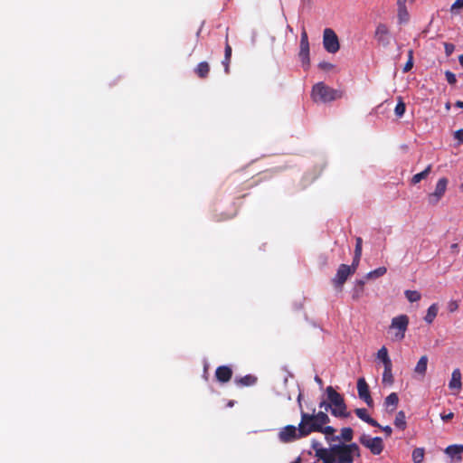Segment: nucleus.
Wrapping results in <instances>:
<instances>
[{"mask_svg":"<svg viewBox=\"0 0 463 463\" xmlns=\"http://www.w3.org/2000/svg\"><path fill=\"white\" fill-rule=\"evenodd\" d=\"M291 463H300V458H298L297 460L291 462Z\"/></svg>","mask_w":463,"mask_h":463,"instance_id":"680f3d73","label":"nucleus"},{"mask_svg":"<svg viewBox=\"0 0 463 463\" xmlns=\"http://www.w3.org/2000/svg\"><path fill=\"white\" fill-rule=\"evenodd\" d=\"M446 108H447L448 109L450 108L449 103H447V104H446Z\"/></svg>","mask_w":463,"mask_h":463,"instance_id":"e2e57ef3","label":"nucleus"},{"mask_svg":"<svg viewBox=\"0 0 463 463\" xmlns=\"http://www.w3.org/2000/svg\"><path fill=\"white\" fill-rule=\"evenodd\" d=\"M454 417V414L453 412H449L446 415H441V419L444 420V421H448L449 420H451L452 418Z\"/></svg>","mask_w":463,"mask_h":463,"instance_id":"09e8293b","label":"nucleus"},{"mask_svg":"<svg viewBox=\"0 0 463 463\" xmlns=\"http://www.w3.org/2000/svg\"><path fill=\"white\" fill-rule=\"evenodd\" d=\"M233 215H225L223 217H216V220L217 221H224V220H229L231 218H232Z\"/></svg>","mask_w":463,"mask_h":463,"instance_id":"864d4df0","label":"nucleus"},{"mask_svg":"<svg viewBox=\"0 0 463 463\" xmlns=\"http://www.w3.org/2000/svg\"><path fill=\"white\" fill-rule=\"evenodd\" d=\"M353 430L350 427H345L341 430V436L339 438L345 441H351L353 439Z\"/></svg>","mask_w":463,"mask_h":463,"instance_id":"72a5a7b5","label":"nucleus"},{"mask_svg":"<svg viewBox=\"0 0 463 463\" xmlns=\"http://www.w3.org/2000/svg\"><path fill=\"white\" fill-rule=\"evenodd\" d=\"M404 295L408 301L411 303L417 302L421 298L420 293L417 290H405Z\"/></svg>","mask_w":463,"mask_h":463,"instance_id":"c85d7f7f","label":"nucleus"},{"mask_svg":"<svg viewBox=\"0 0 463 463\" xmlns=\"http://www.w3.org/2000/svg\"><path fill=\"white\" fill-rule=\"evenodd\" d=\"M354 412L359 419L370 424L371 426L380 427V424L367 413L366 409L358 408L354 411Z\"/></svg>","mask_w":463,"mask_h":463,"instance_id":"f3484780","label":"nucleus"},{"mask_svg":"<svg viewBox=\"0 0 463 463\" xmlns=\"http://www.w3.org/2000/svg\"><path fill=\"white\" fill-rule=\"evenodd\" d=\"M424 458V449L417 448L412 451V460L414 463H421Z\"/></svg>","mask_w":463,"mask_h":463,"instance_id":"7c9ffc66","label":"nucleus"},{"mask_svg":"<svg viewBox=\"0 0 463 463\" xmlns=\"http://www.w3.org/2000/svg\"><path fill=\"white\" fill-rule=\"evenodd\" d=\"M438 311L439 306L437 303H433L432 305H430L427 310L426 316L424 317L425 322L428 324H432V322L434 321L435 317L438 315Z\"/></svg>","mask_w":463,"mask_h":463,"instance_id":"4be33fe9","label":"nucleus"},{"mask_svg":"<svg viewBox=\"0 0 463 463\" xmlns=\"http://www.w3.org/2000/svg\"><path fill=\"white\" fill-rule=\"evenodd\" d=\"M299 60L301 61L302 66L305 70H307L310 64L309 59V43L307 33L305 28L302 29L300 37V46L298 52Z\"/></svg>","mask_w":463,"mask_h":463,"instance_id":"1a4fd4ad","label":"nucleus"},{"mask_svg":"<svg viewBox=\"0 0 463 463\" xmlns=\"http://www.w3.org/2000/svg\"><path fill=\"white\" fill-rule=\"evenodd\" d=\"M326 451L335 463H353L354 457H360V449L356 443L332 445Z\"/></svg>","mask_w":463,"mask_h":463,"instance_id":"f03ea898","label":"nucleus"},{"mask_svg":"<svg viewBox=\"0 0 463 463\" xmlns=\"http://www.w3.org/2000/svg\"><path fill=\"white\" fill-rule=\"evenodd\" d=\"M387 272V269L385 267H380L377 268L374 270L370 271L367 273L366 277L367 279H374L383 276Z\"/></svg>","mask_w":463,"mask_h":463,"instance_id":"2f4dec72","label":"nucleus"},{"mask_svg":"<svg viewBox=\"0 0 463 463\" xmlns=\"http://www.w3.org/2000/svg\"><path fill=\"white\" fill-rule=\"evenodd\" d=\"M364 288H358L356 286H354V289H353V295H352V298L354 300H358L359 298H361L364 295Z\"/></svg>","mask_w":463,"mask_h":463,"instance_id":"c9c22d12","label":"nucleus"},{"mask_svg":"<svg viewBox=\"0 0 463 463\" xmlns=\"http://www.w3.org/2000/svg\"><path fill=\"white\" fill-rule=\"evenodd\" d=\"M444 49H445L446 55L450 56L455 50V46L452 43H444Z\"/></svg>","mask_w":463,"mask_h":463,"instance_id":"4c0bfd02","label":"nucleus"},{"mask_svg":"<svg viewBox=\"0 0 463 463\" xmlns=\"http://www.w3.org/2000/svg\"><path fill=\"white\" fill-rule=\"evenodd\" d=\"M408 326L409 317L407 315H400L393 317L389 326V331L392 334V340L395 342L403 340Z\"/></svg>","mask_w":463,"mask_h":463,"instance_id":"39448f33","label":"nucleus"},{"mask_svg":"<svg viewBox=\"0 0 463 463\" xmlns=\"http://www.w3.org/2000/svg\"><path fill=\"white\" fill-rule=\"evenodd\" d=\"M460 190L463 192V183L460 185Z\"/></svg>","mask_w":463,"mask_h":463,"instance_id":"0e129e2a","label":"nucleus"},{"mask_svg":"<svg viewBox=\"0 0 463 463\" xmlns=\"http://www.w3.org/2000/svg\"><path fill=\"white\" fill-rule=\"evenodd\" d=\"M362 244H363L362 238L357 237V238H356V243H355V245H362Z\"/></svg>","mask_w":463,"mask_h":463,"instance_id":"13d9d810","label":"nucleus"},{"mask_svg":"<svg viewBox=\"0 0 463 463\" xmlns=\"http://www.w3.org/2000/svg\"><path fill=\"white\" fill-rule=\"evenodd\" d=\"M215 377L222 383H228L232 377V370L227 365L218 366L215 370Z\"/></svg>","mask_w":463,"mask_h":463,"instance_id":"4468645a","label":"nucleus"},{"mask_svg":"<svg viewBox=\"0 0 463 463\" xmlns=\"http://www.w3.org/2000/svg\"><path fill=\"white\" fill-rule=\"evenodd\" d=\"M406 2L407 0H397L398 8L406 7Z\"/></svg>","mask_w":463,"mask_h":463,"instance_id":"3c124183","label":"nucleus"},{"mask_svg":"<svg viewBox=\"0 0 463 463\" xmlns=\"http://www.w3.org/2000/svg\"><path fill=\"white\" fill-rule=\"evenodd\" d=\"M445 77H446L447 81L450 85H454L457 82L456 75L453 72H451L450 71H445Z\"/></svg>","mask_w":463,"mask_h":463,"instance_id":"e433bc0d","label":"nucleus"},{"mask_svg":"<svg viewBox=\"0 0 463 463\" xmlns=\"http://www.w3.org/2000/svg\"><path fill=\"white\" fill-rule=\"evenodd\" d=\"M411 2H413L414 0H411Z\"/></svg>","mask_w":463,"mask_h":463,"instance_id":"69168bd1","label":"nucleus"},{"mask_svg":"<svg viewBox=\"0 0 463 463\" xmlns=\"http://www.w3.org/2000/svg\"><path fill=\"white\" fill-rule=\"evenodd\" d=\"M360 259H361V256L356 257V255H354V257L353 263L350 266L351 269H354V273L356 270V268H357V266L359 264Z\"/></svg>","mask_w":463,"mask_h":463,"instance_id":"37998d69","label":"nucleus"},{"mask_svg":"<svg viewBox=\"0 0 463 463\" xmlns=\"http://www.w3.org/2000/svg\"><path fill=\"white\" fill-rule=\"evenodd\" d=\"M461 373L458 368L453 370L451 373V379L449 383V388L450 390H456L458 392L461 390Z\"/></svg>","mask_w":463,"mask_h":463,"instance_id":"dca6fc26","label":"nucleus"},{"mask_svg":"<svg viewBox=\"0 0 463 463\" xmlns=\"http://www.w3.org/2000/svg\"><path fill=\"white\" fill-rule=\"evenodd\" d=\"M354 255H356V257L362 256V245H355Z\"/></svg>","mask_w":463,"mask_h":463,"instance_id":"8fccbe9b","label":"nucleus"},{"mask_svg":"<svg viewBox=\"0 0 463 463\" xmlns=\"http://www.w3.org/2000/svg\"><path fill=\"white\" fill-rule=\"evenodd\" d=\"M317 432H322L326 435V439L328 442L331 441H336L339 440V436H335L334 433L335 432V429L332 426H322V429L320 430H317Z\"/></svg>","mask_w":463,"mask_h":463,"instance_id":"412c9836","label":"nucleus"},{"mask_svg":"<svg viewBox=\"0 0 463 463\" xmlns=\"http://www.w3.org/2000/svg\"><path fill=\"white\" fill-rule=\"evenodd\" d=\"M450 250L452 252L458 253V245L457 243H454L450 246Z\"/></svg>","mask_w":463,"mask_h":463,"instance_id":"603ef678","label":"nucleus"},{"mask_svg":"<svg viewBox=\"0 0 463 463\" xmlns=\"http://www.w3.org/2000/svg\"><path fill=\"white\" fill-rule=\"evenodd\" d=\"M408 60L413 61V51L412 50H410L408 52Z\"/></svg>","mask_w":463,"mask_h":463,"instance_id":"6e6d98bb","label":"nucleus"},{"mask_svg":"<svg viewBox=\"0 0 463 463\" xmlns=\"http://www.w3.org/2000/svg\"><path fill=\"white\" fill-rule=\"evenodd\" d=\"M257 382V377L251 374H247L243 377L236 378L235 383L241 386H251Z\"/></svg>","mask_w":463,"mask_h":463,"instance_id":"5701e85b","label":"nucleus"},{"mask_svg":"<svg viewBox=\"0 0 463 463\" xmlns=\"http://www.w3.org/2000/svg\"><path fill=\"white\" fill-rule=\"evenodd\" d=\"M312 449L316 451L317 457V451L319 449H326L325 448H322L321 444L317 440L312 441Z\"/></svg>","mask_w":463,"mask_h":463,"instance_id":"a19ab883","label":"nucleus"},{"mask_svg":"<svg viewBox=\"0 0 463 463\" xmlns=\"http://www.w3.org/2000/svg\"><path fill=\"white\" fill-rule=\"evenodd\" d=\"M328 405L330 407L331 414L336 418H347L350 413L347 411V407L345 402L344 396L337 392L334 387L327 386L326 389Z\"/></svg>","mask_w":463,"mask_h":463,"instance_id":"7ed1b4c3","label":"nucleus"},{"mask_svg":"<svg viewBox=\"0 0 463 463\" xmlns=\"http://www.w3.org/2000/svg\"><path fill=\"white\" fill-rule=\"evenodd\" d=\"M399 402V397L396 392L390 393L384 400V405L386 408L392 407L391 411H393Z\"/></svg>","mask_w":463,"mask_h":463,"instance_id":"b1692460","label":"nucleus"},{"mask_svg":"<svg viewBox=\"0 0 463 463\" xmlns=\"http://www.w3.org/2000/svg\"><path fill=\"white\" fill-rule=\"evenodd\" d=\"M232 46L229 44L228 35H226L224 58L222 61L226 74L230 73V62H231V59H232Z\"/></svg>","mask_w":463,"mask_h":463,"instance_id":"a211bd4d","label":"nucleus"},{"mask_svg":"<svg viewBox=\"0 0 463 463\" xmlns=\"http://www.w3.org/2000/svg\"><path fill=\"white\" fill-rule=\"evenodd\" d=\"M194 72L200 79H205L210 72V65L207 61H201L194 69Z\"/></svg>","mask_w":463,"mask_h":463,"instance_id":"6ab92c4d","label":"nucleus"},{"mask_svg":"<svg viewBox=\"0 0 463 463\" xmlns=\"http://www.w3.org/2000/svg\"><path fill=\"white\" fill-rule=\"evenodd\" d=\"M323 46L329 53H335L340 49L338 37L331 28H326L323 33Z\"/></svg>","mask_w":463,"mask_h":463,"instance_id":"0eeeda50","label":"nucleus"},{"mask_svg":"<svg viewBox=\"0 0 463 463\" xmlns=\"http://www.w3.org/2000/svg\"><path fill=\"white\" fill-rule=\"evenodd\" d=\"M458 62L463 67V54L458 56Z\"/></svg>","mask_w":463,"mask_h":463,"instance_id":"bf43d9fd","label":"nucleus"},{"mask_svg":"<svg viewBox=\"0 0 463 463\" xmlns=\"http://www.w3.org/2000/svg\"><path fill=\"white\" fill-rule=\"evenodd\" d=\"M377 358L383 362L384 366L386 364H392V360L388 354V350L385 346H383L378 350Z\"/></svg>","mask_w":463,"mask_h":463,"instance_id":"cd10ccee","label":"nucleus"},{"mask_svg":"<svg viewBox=\"0 0 463 463\" xmlns=\"http://www.w3.org/2000/svg\"><path fill=\"white\" fill-rule=\"evenodd\" d=\"M374 38L379 44L386 47L390 43V32L384 24H379L374 32Z\"/></svg>","mask_w":463,"mask_h":463,"instance_id":"ddd939ff","label":"nucleus"},{"mask_svg":"<svg viewBox=\"0 0 463 463\" xmlns=\"http://www.w3.org/2000/svg\"><path fill=\"white\" fill-rule=\"evenodd\" d=\"M463 7V0H456L454 4L451 5V11L453 12L456 9Z\"/></svg>","mask_w":463,"mask_h":463,"instance_id":"a18cd8bd","label":"nucleus"},{"mask_svg":"<svg viewBox=\"0 0 463 463\" xmlns=\"http://www.w3.org/2000/svg\"><path fill=\"white\" fill-rule=\"evenodd\" d=\"M445 453L452 458H456V462H461L462 461V453H463V445L462 444H454L449 445L446 448Z\"/></svg>","mask_w":463,"mask_h":463,"instance_id":"2eb2a0df","label":"nucleus"},{"mask_svg":"<svg viewBox=\"0 0 463 463\" xmlns=\"http://www.w3.org/2000/svg\"><path fill=\"white\" fill-rule=\"evenodd\" d=\"M454 138L458 141V145L463 144V128L458 129L454 133Z\"/></svg>","mask_w":463,"mask_h":463,"instance_id":"58836bf2","label":"nucleus"},{"mask_svg":"<svg viewBox=\"0 0 463 463\" xmlns=\"http://www.w3.org/2000/svg\"><path fill=\"white\" fill-rule=\"evenodd\" d=\"M315 380L317 383H319L320 385L323 383L322 380L318 377V376H316L315 377Z\"/></svg>","mask_w":463,"mask_h":463,"instance_id":"052dcab7","label":"nucleus"},{"mask_svg":"<svg viewBox=\"0 0 463 463\" xmlns=\"http://www.w3.org/2000/svg\"><path fill=\"white\" fill-rule=\"evenodd\" d=\"M317 458L323 460L324 463H335V459L327 453L326 449H319L317 451Z\"/></svg>","mask_w":463,"mask_h":463,"instance_id":"c756f323","label":"nucleus"},{"mask_svg":"<svg viewBox=\"0 0 463 463\" xmlns=\"http://www.w3.org/2000/svg\"><path fill=\"white\" fill-rule=\"evenodd\" d=\"M394 425L398 429L404 430L407 427L406 416L403 411H400L395 417Z\"/></svg>","mask_w":463,"mask_h":463,"instance_id":"a878e982","label":"nucleus"},{"mask_svg":"<svg viewBox=\"0 0 463 463\" xmlns=\"http://www.w3.org/2000/svg\"><path fill=\"white\" fill-rule=\"evenodd\" d=\"M413 67V61L411 60H408L407 62L405 63L403 69H402V71L403 72H408L410 71Z\"/></svg>","mask_w":463,"mask_h":463,"instance_id":"c03bdc74","label":"nucleus"},{"mask_svg":"<svg viewBox=\"0 0 463 463\" xmlns=\"http://www.w3.org/2000/svg\"><path fill=\"white\" fill-rule=\"evenodd\" d=\"M428 356L427 355H422L420 360L418 361L415 368H414V372L420 375V376H424L426 374V372H427V366H428Z\"/></svg>","mask_w":463,"mask_h":463,"instance_id":"aec40b11","label":"nucleus"},{"mask_svg":"<svg viewBox=\"0 0 463 463\" xmlns=\"http://www.w3.org/2000/svg\"><path fill=\"white\" fill-rule=\"evenodd\" d=\"M455 106H456V107H458V108L463 109V101H461V100H458V101L455 103Z\"/></svg>","mask_w":463,"mask_h":463,"instance_id":"4d7b16f0","label":"nucleus"},{"mask_svg":"<svg viewBox=\"0 0 463 463\" xmlns=\"http://www.w3.org/2000/svg\"><path fill=\"white\" fill-rule=\"evenodd\" d=\"M392 364H386L384 366L383 373V383H388L389 385H392L394 382L393 375H392Z\"/></svg>","mask_w":463,"mask_h":463,"instance_id":"393cba45","label":"nucleus"},{"mask_svg":"<svg viewBox=\"0 0 463 463\" xmlns=\"http://www.w3.org/2000/svg\"><path fill=\"white\" fill-rule=\"evenodd\" d=\"M379 428H380V429H382V430L385 432L386 436H388V437H389V436H391V435H392V428H391L390 426H384V427H382V426L380 425V427H379Z\"/></svg>","mask_w":463,"mask_h":463,"instance_id":"49530a36","label":"nucleus"},{"mask_svg":"<svg viewBox=\"0 0 463 463\" xmlns=\"http://www.w3.org/2000/svg\"><path fill=\"white\" fill-rule=\"evenodd\" d=\"M354 286H356V287H358V288H360V287H361V288H364V280H362V279L357 280Z\"/></svg>","mask_w":463,"mask_h":463,"instance_id":"5fc2aeb1","label":"nucleus"},{"mask_svg":"<svg viewBox=\"0 0 463 463\" xmlns=\"http://www.w3.org/2000/svg\"><path fill=\"white\" fill-rule=\"evenodd\" d=\"M359 442L375 456L380 455L384 449L383 439L380 437L372 438L367 434H363L359 438Z\"/></svg>","mask_w":463,"mask_h":463,"instance_id":"423d86ee","label":"nucleus"},{"mask_svg":"<svg viewBox=\"0 0 463 463\" xmlns=\"http://www.w3.org/2000/svg\"><path fill=\"white\" fill-rule=\"evenodd\" d=\"M458 308V304L457 301H450L448 304V309L449 312H455Z\"/></svg>","mask_w":463,"mask_h":463,"instance_id":"ea45409f","label":"nucleus"},{"mask_svg":"<svg viewBox=\"0 0 463 463\" xmlns=\"http://www.w3.org/2000/svg\"><path fill=\"white\" fill-rule=\"evenodd\" d=\"M398 20L400 24H404L409 21V13L406 7L398 8Z\"/></svg>","mask_w":463,"mask_h":463,"instance_id":"473e14b6","label":"nucleus"},{"mask_svg":"<svg viewBox=\"0 0 463 463\" xmlns=\"http://www.w3.org/2000/svg\"><path fill=\"white\" fill-rule=\"evenodd\" d=\"M406 110L405 103L402 101V98H399V101L395 107L394 113L397 117L402 118Z\"/></svg>","mask_w":463,"mask_h":463,"instance_id":"f704fd0d","label":"nucleus"},{"mask_svg":"<svg viewBox=\"0 0 463 463\" xmlns=\"http://www.w3.org/2000/svg\"><path fill=\"white\" fill-rule=\"evenodd\" d=\"M354 274V269L345 264H341L336 271L333 283L336 288H342L350 275Z\"/></svg>","mask_w":463,"mask_h":463,"instance_id":"9b49d317","label":"nucleus"},{"mask_svg":"<svg viewBox=\"0 0 463 463\" xmlns=\"http://www.w3.org/2000/svg\"><path fill=\"white\" fill-rule=\"evenodd\" d=\"M300 431L302 435H309L316 430H320L322 426L330 421L328 415L325 411H319L317 414H309L301 411Z\"/></svg>","mask_w":463,"mask_h":463,"instance_id":"f257e3e1","label":"nucleus"},{"mask_svg":"<svg viewBox=\"0 0 463 463\" xmlns=\"http://www.w3.org/2000/svg\"><path fill=\"white\" fill-rule=\"evenodd\" d=\"M318 66L320 69L325 70V71H329L334 67L333 64L326 62V61L320 62Z\"/></svg>","mask_w":463,"mask_h":463,"instance_id":"79ce46f5","label":"nucleus"},{"mask_svg":"<svg viewBox=\"0 0 463 463\" xmlns=\"http://www.w3.org/2000/svg\"><path fill=\"white\" fill-rule=\"evenodd\" d=\"M431 171V165H429L423 171L414 175L411 178V184H416L425 179Z\"/></svg>","mask_w":463,"mask_h":463,"instance_id":"bb28decb","label":"nucleus"},{"mask_svg":"<svg viewBox=\"0 0 463 463\" xmlns=\"http://www.w3.org/2000/svg\"><path fill=\"white\" fill-rule=\"evenodd\" d=\"M326 405H328V400L326 401H322L320 403H319V408H324L326 411H327L328 410H330V407H326Z\"/></svg>","mask_w":463,"mask_h":463,"instance_id":"de8ad7c7","label":"nucleus"},{"mask_svg":"<svg viewBox=\"0 0 463 463\" xmlns=\"http://www.w3.org/2000/svg\"><path fill=\"white\" fill-rule=\"evenodd\" d=\"M306 436L301 434L300 423L298 429L294 425H287L279 432V439L283 443H289Z\"/></svg>","mask_w":463,"mask_h":463,"instance_id":"6e6552de","label":"nucleus"},{"mask_svg":"<svg viewBox=\"0 0 463 463\" xmlns=\"http://www.w3.org/2000/svg\"><path fill=\"white\" fill-rule=\"evenodd\" d=\"M343 92L338 90H335L324 82H318L313 86L312 89V98L317 102H330L335 99L342 98Z\"/></svg>","mask_w":463,"mask_h":463,"instance_id":"20e7f679","label":"nucleus"},{"mask_svg":"<svg viewBox=\"0 0 463 463\" xmlns=\"http://www.w3.org/2000/svg\"><path fill=\"white\" fill-rule=\"evenodd\" d=\"M357 392L358 396L361 400L364 401V402L372 407L373 404V401L371 397L369 386L364 378H359L357 381Z\"/></svg>","mask_w":463,"mask_h":463,"instance_id":"f8f14e48","label":"nucleus"},{"mask_svg":"<svg viewBox=\"0 0 463 463\" xmlns=\"http://www.w3.org/2000/svg\"><path fill=\"white\" fill-rule=\"evenodd\" d=\"M448 185V179L446 177H442L439 179L436 184L435 191L429 194L428 202L430 205H436L443 197L446 193Z\"/></svg>","mask_w":463,"mask_h":463,"instance_id":"9d476101","label":"nucleus"}]
</instances>
